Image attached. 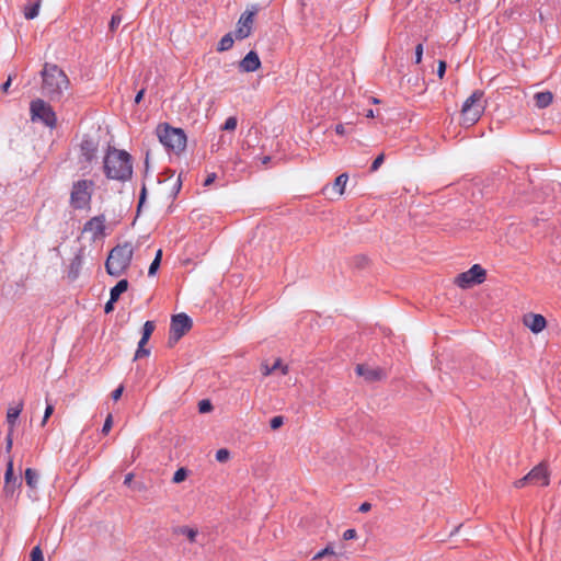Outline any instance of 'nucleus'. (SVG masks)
<instances>
[{"label":"nucleus","instance_id":"1","mask_svg":"<svg viewBox=\"0 0 561 561\" xmlns=\"http://www.w3.org/2000/svg\"><path fill=\"white\" fill-rule=\"evenodd\" d=\"M42 94L50 101L61 100L64 92L69 89V79L57 66L46 62L41 71Z\"/></svg>","mask_w":561,"mask_h":561},{"label":"nucleus","instance_id":"2","mask_svg":"<svg viewBox=\"0 0 561 561\" xmlns=\"http://www.w3.org/2000/svg\"><path fill=\"white\" fill-rule=\"evenodd\" d=\"M103 163L107 179L125 182L131 178V156L127 151L108 147Z\"/></svg>","mask_w":561,"mask_h":561},{"label":"nucleus","instance_id":"3","mask_svg":"<svg viewBox=\"0 0 561 561\" xmlns=\"http://www.w3.org/2000/svg\"><path fill=\"white\" fill-rule=\"evenodd\" d=\"M134 250L130 243L116 245L108 254L105 263L106 272L112 276H121L130 265Z\"/></svg>","mask_w":561,"mask_h":561},{"label":"nucleus","instance_id":"4","mask_svg":"<svg viewBox=\"0 0 561 561\" xmlns=\"http://www.w3.org/2000/svg\"><path fill=\"white\" fill-rule=\"evenodd\" d=\"M159 141L169 150L176 153L183 151L186 147V135L180 128H173L169 125H160L157 128Z\"/></svg>","mask_w":561,"mask_h":561},{"label":"nucleus","instance_id":"5","mask_svg":"<svg viewBox=\"0 0 561 561\" xmlns=\"http://www.w3.org/2000/svg\"><path fill=\"white\" fill-rule=\"evenodd\" d=\"M483 92L476 90L463 103L461 115L463 124L471 126L481 117L484 105L482 103Z\"/></svg>","mask_w":561,"mask_h":561},{"label":"nucleus","instance_id":"6","mask_svg":"<svg viewBox=\"0 0 561 561\" xmlns=\"http://www.w3.org/2000/svg\"><path fill=\"white\" fill-rule=\"evenodd\" d=\"M94 183L90 180H79L73 183L70 204L76 209H84L89 207Z\"/></svg>","mask_w":561,"mask_h":561},{"label":"nucleus","instance_id":"7","mask_svg":"<svg viewBox=\"0 0 561 561\" xmlns=\"http://www.w3.org/2000/svg\"><path fill=\"white\" fill-rule=\"evenodd\" d=\"M31 119L33 122L39 121L45 126L54 128L57 123L56 113L53 107L42 99H36L30 105Z\"/></svg>","mask_w":561,"mask_h":561},{"label":"nucleus","instance_id":"8","mask_svg":"<svg viewBox=\"0 0 561 561\" xmlns=\"http://www.w3.org/2000/svg\"><path fill=\"white\" fill-rule=\"evenodd\" d=\"M192 319L186 313H178L172 317L170 324L169 345L173 346L179 340L191 330Z\"/></svg>","mask_w":561,"mask_h":561},{"label":"nucleus","instance_id":"9","mask_svg":"<svg viewBox=\"0 0 561 561\" xmlns=\"http://www.w3.org/2000/svg\"><path fill=\"white\" fill-rule=\"evenodd\" d=\"M485 270L482 268L479 264L472 265L467 272L460 273L455 283L460 288H469L472 285L481 284L485 279Z\"/></svg>","mask_w":561,"mask_h":561},{"label":"nucleus","instance_id":"10","mask_svg":"<svg viewBox=\"0 0 561 561\" xmlns=\"http://www.w3.org/2000/svg\"><path fill=\"white\" fill-rule=\"evenodd\" d=\"M255 13L256 9L254 8L253 10H247L241 14L234 30V36L237 39H244L250 36Z\"/></svg>","mask_w":561,"mask_h":561},{"label":"nucleus","instance_id":"11","mask_svg":"<svg viewBox=\"0 0 561 561\" xmlns=\"http://www.w3.org/2000/svg\"><path fill=\"white\" fill-rule=\"evenodd\" d=\"M355 371L358 376L363 377L366 381L373 382L381 380L386 377L385 370L379 367H373L367 364H357Z\"/></svg>","mask_w":561,"mask_h":561},{"label":"nucleus","instance_id":"12","mask_svg":"<svg viewBox=\"0 0 561 561\" xmlns=\"http://www.w3.org/2000/svg\"><path fill=\"white\" fill-rule=\"evenodd\" d=\"M21 480L14 476L13 459L9 457L7 462V470L4 473V488L3 491L7 495H12L18 486L21 485Z\"/></svg>","mask_w":561,"mask_h":561},{"label":"nucleus","instance_id":"13","mask_svg":"<svg viewBox=\"0 0 561 561\" xmlns=\"http://www.w3.org/2000/svg\"><path fill=\"white\" fill-rule=\"evenodd\" d=\"M527 476L529 484L548 485L549 483L548 471L543 463L536 466Z\"/></svg>","mask_w":561,"mask_h":561},{"label":"nucleus","instance_id":"14","mask_svg":"<svg viewBox=\"0 0 561 561\" xmlns=\"http://www.w3.org/2000/svg\"><path fill=\"white\" fill-rule=\"evenodd\" d=\"M239 67L244 72H253L261 67V60L259 55L251 50L245 57L240 61Z\"/></svg>","mask_w":561,"mask_h":561},{"label":"nucleus","instance_id":"15","mask_svg":"<svg viewBox=\"0 0 561 561\" xmlns=\"http://www.w3.org/2000/svg\"><path fill=\"white\" fill-rule=\"evenodd\" d=\"M105 229V217L103 215L91 218L84 225V231L92 232L94 237L103 234Z\"/></svg>","mask_w":561,"mask_h":561},{"label":"nucleus","instance_id":"16","mask_svg":"<svg viewBox=\"0 0 561 561\" xmlns=\"http://www.w3.org/2000/svg\"><path fill=\"white\" fill-rule=\"evenodd\" d=\"M525 324L528 327L531 332L539 333L546 327V319L541 314H529L525 318Z\"/></svg>","mask_w":561,"mask_h":561},{"label":"nucleus","instance_id":"17","mask_svg":"<svg viewBox=\"0 0 561 561\" xmlns=\"http://www.w3.org/2000/svg\"><path fill=\"white\" fill-rule=\"evenodd\" d=\"M80 149L85 160L91 161L96 152V144L92 139H83Z\"/></svg>","mask_w":561,"mask_h":561},{"label":"nucleus","instance_id":"18","mask_svg":"<svg viewBox=\"0 0 561 561\" xmlns=\"http://www.w3.org/2000/svg\"><path fill=\"white\" fill-rule=\"evenodd\" d=\"M535 104L539 108L549 106L553 100V95L550 91L538 92L534 95Z\"/></svg>","mask_w":561,"mask_h":561},{"label":"nucleus","instance_id":"19","mask_svg":"<svg viewBox=\"0 0 561 561\" xmlns=\"http://www.w3.org/2000/svg\"><path fill=\"white\" fill-rule=\"evenodd\" d=\"M22 410H23L22 402H20L16 407H11L8 409L7 422L10 426V428H12V431L14 430L16 420H18L19 415L21 414Z\"/></svg>","mask_w":561,"mask_h":561},{"label":"nucleus","instance_id":"20","mask_svg":"<svg viewBox=\"0 0 561 561\" xmlns=\"http://www.w3.org/2000/svg\"><path fill=\"white\" fill-rule=\"evenodd\" d=\"M82 264H83V261H82L81 255H76L72 259L70 266H69V272H68V277L71 280H75L78 278V276L80 274V270L82 267Z\"/></svg>","mask_w":561,"mask_h":561},{"label":"nucleus","instance_id":"21","mask_svg":"<svg viewBox=\"0 0 561 561\" xmlns=\"http://www.w3.org/2000/svg\"><path fill=\"white\" fill-rule=\"evenodd\" d=\"M128 288L127 279H121L112 289L111 297L112 301H117L119 296L125 293Z\"/></svg>","mask_w":561,"mask_h":561},{"label":"nucleus","instance_id":"22","mask_svg":"<svg viewBox=\"0 0 561 561\" xmlns=\"http://www.w3.org/2000/svg\"><path fill=\"white\" fill-rule=\"evenodd\" d=\"M348 181V175L346 173H342L340 174L334 183H333V186L332 188L339 194V195H343L344 194V190H345V186H346V183Z\"/></svg>","mask_w":561,"mask_h":561},{"label":"nucleus","instance_id":"23","mask_svg":"<svg viewBox=\"0 0 561 561\" xmlns=\"http://www.w3.org/2000/svg\"><path fill=\"white\" fill-rule=\"evenodd\" d=\"M25 482L31 489H35L38 481V473L32 468H27L24 473Z\"/></svg>","mask_w":561,"mask_h":561},{"label":"nucleus","instance_id":"24","mask_svg":"<svg viewBox=\"0 0 561 561\" xmlns=\"http://www.w3.org/2000/svg\"><path fill=\"white\" fill-rule=\"evenodd\" d=\"M39 7H41V0H38L37 2H35L33 4L26 5L24 9V16L27 20L35 19L38 15Z\"/></svg>","mask_w":561,"mask_h":561},{"label":"nucleus","instance_id":"25","mask_svg":"<svg viewBox=\"0 0 561 561\" xmlns=\"http://www.w3.org/2000/svg\"><path fill=\"white\" fill-rule=\"evenodd\" d=\"M233 45V37L231 33L226 34L222 36V38L219 41L217 50L218 51H226L229 50Z\"/></svg>","mask_w":561,"mask_h":561},{"label":"nucleus","instance_id":"26","mask_svg":"<svg viewBox=\"0 0 561 561\" xmlns=\"http://www.w3.org/2000/svg\"><path fill=\"white\" fill-rule=\"evenodd\" d=\"M156 324L153 321H146L142 327V335L139 342L148 343L152 332L154 331Z\"/></svg>","mask_w":561,"mask_h":561},{"label":"nucleus","instance_id":"27","mask_svg":"<svg viewBox=\"0 0 561 561\" xmlns=\"http://www.w3.org/2000/svg\"><path fill=\"white\" fill-rule=\"evenodd\" d=\"M174 531L176 534L185 535L191 542H194L197 537V530L187 526L178 527Z\"/></svg>","mask_w":561,"mask_h":561},{"label":"nucleus","instance_id":"28","mask_svg":"<svg viewBox=\"0 0 561 561\" xmlns=\"http://www.w3.org/2000/svg\"><path fill=\"white\" fill-rule=\"evenodd\" d=\"M122 20H123V15H122V12L121 10H117L113 15H112V19L110 21V25H108V28H110V32L111 33H114L117 27L119 26V24L122 23Z\"/></svg>","mask_w":561,"mask_h":561},{"label":"nucleus","instance_id":"29","mask_svg":"<svg viewBox=\"0 0 561 561\" xmlns=\"http://www.w3.org/2000/svg\"><path fill=\"white\" fill-rule=\"evenodd\" d=\"M146 344L147 343L138 342V347L134 356L135 360L150 355V350L145 347Z\"/></svg>","mask_w":561,"mask_h":561},{"label":"nucleus","instance_id":"30","mask_svg":"<svg viewBox=\"0 0 561 561\" xmlns=\"http://www.w3.org/2000/svg\"><path fill=\"white\" fill-rule=\"evenodd\" d=\"M186 477H187V470L185 468H180L174 472L172 481L174 483H181L186 479Z\"/></svg>","mask_w":561,"mask_h":561},{"label":"nucleus","instance_id":"31","mask_svg":"<svg viewBox=\"0 0 561 561\" xmlns=\"http://www.w3.org/2000/svg\"><path fill=\"white\" fill-rule=\"evenodd\" d=\"M335 552L333 550V548L329 545L327 546L324 549H322L321 551L317 552L314 556H313V560H320L327 556H334Z\"/></svg>","mask_w":561,"mask_h":561},{"label":"nucleus","instance_id":"32","mask_svg":"<svg viewBox=\"0 0 561 561\" xmlns=\"http://www.w3.org/2000/svg\"><path fill=\"white\" fill-rule=\"evenodd\" d=\"M230 458V451L226 448L216 451V460L218 462H226Z\"/></svg>","mask_w":561,"mask_h":561},{"label":"nucleus","instance_id":"33","mask_svg":"<svg viewBox=\"0 0 561 561\" xmlns=\"http://www.w3.org/2000/svg\"><path fill=\"white\" fill-rule=\"evenodd\" d=\"M238 121L234 116H230L226 119L222 125L224 130H234L237 128Z\"/></svg>","mask_w":561,"mask_h":561},{"label":"nucleus","instance_id":"34","mask_svg":"<svg viewBox=\"0 0 561 561\" xmlns=\"http://www.w3.org/2000/svg\"><path fill=\"white\" fill-rule=\"evenodd\" d=\"M31 561H44L43 551L39 546H36L32 549Z\"/></svg>","mask_w":561,"mask_h":561},{"label":"nucleus","instance_id":"35","mask_svg":"<svg viewBox=\"0 0 561 561\" xmlns=\"http://www.w3.org/2000/svg\"><path fill=\"white\" fill-rule=\"evenodd\" d=\"M198 410L201 413H207L213 410V404L209 400H202L198 403Z\"/></svg>","mask_w":561,"mask_h":561},{"label":"nucleus","instance_id":"36","mask_svg":"<svg viewBox=\"0 0 561 561\" xmlns=\"http://www.w3.org/2000/svg\"><path fill=\"white\" fill-rule=\"evenodd\" d=\"M46 402H47V405L45 409L44 417L42 420V426H44L46 424L47 420L54 413V405L51 403H49L47 399H46Z\"/></svg>","mask_w":561,"mask_h":561},{"label":"nucleus","instance_id":"37","mask_svg":"<svg viewBox=\"0 0 561 561\" xmlns=\"http://www.w3.org/2000/svg\"><path fill=\"white\" fill-rule=\"evenodd\" d=\"M385 161V154L380 153L371 163L370 171L376 172Z\"/></svg>","mask_w":561,"mask_h":561},{"label":"nucleus","instance_id":"38","mask_svg":"<svg viewBox=\"0 0 561 561\" xmlns=\"http://www.w3.org/2000/svg\"><path fill=\"white\" fill-rule=\"evenodd\" d=\"M112 426H113V416H112V414H108L103 424L102 434H104V435L108 434Z\"/></svg>","mask_w":561,"mask_h":561},{"label":"nucleus","instance_id":"39","mask_svg":"<svg viewBox=\"0 0 561 561\" xmlns=\"http://www.w3.org/2000/svg\"><path fill=\"white\" fill-rule=\"evenodd\" d=\"M283 424H284L283 416H274L270 422L272 430H278Z\"/></svg>","mask_w":561,"mask_h":561},{"label":"nucleus","instance_id":"40","mask_svg":"<svg viewBox=\"0 0 561 561\" xmlns=\"http://www.w3.org/2000/svg\"><path fill=\"white\" fill-rule=\"evenodd\" d=\"M13 431L12 428H9V433L5 437V451L10 453L13 446Z\"/></svg>","mask_w":561,"mask_h":561},{"label":"nucleus","instance_id":"41","mask_svg":"<svg viewBox=\"0 0 561 561\" xmlns=\"http://www.w3.org/2000/svg\"><path fill=\"white\" fill-rule=\"evenodd\" d=\"M160 263L161 262H159V259H153V261L151 262L149 270H148L149 276H153L157 273V271L160 266Z\"/></svg>","mask_w":561,"mask_h":561},{"label":"nucleus","instance_id":"42","mask_svg":"<svg viewBox=\"0 0 561 561\" xmlns=\"http://www.w3.org/2000/svg\"><path fill=\"white\" fill-rule=\"evenodd\" d=\"M271 367H272V369H273V373H274L275 370H277V369H280V370H282V374H283V375H286V374H287V371H288L287 366H284V365L282 364V360H280V359H277V360L274 363V365H273V366H271Z\"/></svg>","mask_w":561,"mask_h":561},{"label":"nucleus","instance_id":"43","mask_svg":"<svg viewBox=\"0 0 561 561\" xmlns=\"http://www.w3.org/2000/svg\"><path fill=\"white\" fill-rule=\"evenodd\" d=\"M422 56H423V45L419 44L415 47V62L416 64H420L422 61Z\"/></svg>","mask_w":561,"mask_h":561},{"label":"nucleus","instance_id":"44","mask_svg":"<svg viewBox=\"0 0 561 561\" xmlns=\"http://www.w3.org/2000/svg\"><path fill=\"white\" fill-rule=\"evenodd\" d=\"M357 536V533L355 529H347L344 531L343 534V538L344 540H351V539H355Z\"/></svg>","mask_w":561,"mask_h":561},{"label":"nucleus","instance_id":"45","mask_svg":"<svg viewBox=\"0 0 561 561\" xmlns=\"http://www.w3.org/2000/svg\"><path fill=\"white\" fill-rule=\"evenodd\" d=\"M226 144V137L225 136H221L218 144H214L211 145V151L213 152H218L220 150V147Z\"/></svg>","mask_w":561,"mask_h":561},{"label":"nucleus","instance_id":"46","mask_svg":"<svg viewBox=\"0 0 561 561\" xmlns=\"http://www.w3.org/2000/svg\"><path fill=\"white\" fill-rule=\"evenodd\" d=\"M445 71H446V62L440 60L438 62V68H437V75L438 77L442 79L445 75Z\"/></svg>","mask_w":561,"mask_h":561},{"label":"nucleus","instance_id":"47","mask_svg":"<svg viewBox=\"0 0 561 561\" xmlns=\"http://www.w3.org/2000/svg\"><path fill=\"white\" fill-rule=\"evenodd\" d=\"M14 78V75H9L8 80L1 85V90L7 93L9 91V88L12 83V80Z\"/></svg>","mask_w":561,"mask_h":561},{"label":"nucleus","instance_id":"48","mask_svg":"<svg viewBox=\"0 0 561 561\" xmlns=\"http://www.w3.org/2000/svg\"><path fill=\"white\" fill-rule=\"evenodd\" d=\"M123 386H119L118 388H116L113 392H112V398L113 400H118L123 393Z\"/></svg>","mask_w":561,"mask_h":561},{"label":"nucleus","instance_id":"49","mask_svg":"<svg viewBox=\"0 0 561 561\" xmlns=\"http://www.w3.org/2000/svg\"><path fill=\"white\" fill-rule=\"evenodd\" d=\"M116 301H112V297L110 296V300L105 304L104 311L105 313H110L114 309V304Z\"/></svg>","mask_w":561,"mask_h":561},{"label":"nucleus","instance_id":"50","mask_svg":"<svg viewBox=\"0 0 561 561\" xmlns=\"http://www.w3.org/2000/svg\"><path fill=\"white\" fill-rule=\"evenodd\" d=\"M526 484H529V482H528V476H525L524 478H522V479H519V480H517V481L515 482V486H516V488H523V486H525Z\"/></svg>","mask_w":561,"mask_h":561},{"label":"nucleus","instance_id":"51","mask_svg":"<svg viewBox=\"0 0 561 561\" xmlns=\"http://www.w3.org/2000/svg\"><path fill=\"white\" fill-rule=\"evenodd\" d=\"M526 484H529V482H528V476H525L524 478H522V479H519V480H517V481L515 482V486H516V488H523V486H525Z\"/></svg>","mask_w":561,"mask_h":561},{"label":"nucleus","instance_id":"52","mask_svg":"<svg viewBox=\"0 0 561 561\" xmlns=\"http://www.w3.org/2000/svg\"><path fill=\"white\" fill-rule=\"evenodd\" d=\"M216 180V173H210L204 181V186H209Z\"/></svg>","mask_w":561,"mask_h":561},{"label":"nucleus","instance_id":"53","mask_svg":"<svg viewBox=\"0 0 561 561\" xmlns=\"http://www.w3.org/2000/svg\"><path fill=\"white\" fill-rule=\"evenodd\" d=\"M262 373L264 376H268L273 373V369L271 366H268L266 363H263L261 366Z\"/></svg>","mask_w":561,"mask_h":561},{"label":"nucleus","instance_id":"54","mask_svg":"<svg viewBox=\"0 0 561 561\" xmlns=\"http://www.w3.org/2000/svg\"><path fill=\"white\" fill-rule=\"evenodd\" d=\"M370 508H371L370 503H368V502H364V503L359 506V508H358V510H359V512H362V513H367L368 511H370Z\"/></svg>","mask_w":561,"mask_h":561},{"label":"nucleus","instance_id":"55","mask_svg":"<svg viewBox=\"0 0 561 561\" xmlns=\"http://www.w3.org/2000/svg\"><path fill=\"white\" fill-rule=\"evenodd\" d=\"M335 133L339 135H344L346 133L345 126L343 124H337L335 126Z\"/></svg>","mask_w":561,"mask_h":561},{"label":"nucleus","instance_id":"56","mask_svg":"<svg viewBox=\"0 0 561 561\" xmlns=\"http://www.w3.org/2000/svg\"><path fill=\"white\" fill-rule=\"evenodd\" d=\"M145 198H146V187L144 186L141 190L138 208H140L142 206Z\"/></svg>","mask_w":561,"mask_h":561},{"label":"nucleus","instance_id":"57","mask_svg":"<svg viewBox=\"0 0 561 561\" xmlns=\"http://www.w3.org/2000/svg\"><path fill=\"white\" fill-rule=\"evenodd\" d=\"M144 93H145V90L141 89L135 96V103H139L141 100H142V96H144Z\"/></svg>","mask_w":561,"mask_h":561},{"label":"nucleus","instance_id":"58","mask_svg":"<svg viewBox=\"0 0 561 561\" xmlns=\"http://www.w3.org/2000/svg\"><path fill=\"white\" fill-rule=\"evenodd\" d=\"M131 480H133V474L131 473H128L125 479H124V484L126 485H129L131 483Z\"/></svg>","mask_w":561,"mask_h":561},{"label":"nucleus","instance_id":"59","mask_svg":"<svg viewBox=\"0 0 561 561\" xmlns=\"http://www.w3.org/2000/svg\"><path fill=\"white\" fill-rule=\"evenodd\" d=\"M154 259H159V262H161V259H162V250H158V251H157Z\"/></svg>","mask_w":561,"mask_h":561},{"label":"nucleus","instance_id":"60","mask_svg":"<svg viewBox=\"0 0 561 561\" xmlns=\"http://www.w3.org/2000/svg\"><path fill=\"white\" fill-rule=\"evenodd\" d=\"M374 116H375V114H374V111H373V110H368V111L366 112V117H374Z\"/></svg>","mask_w":561,"mask_h":561},{"label":"nucleus","instance_id":"61","mask_svg":"<svg viewBox=\"0 0 561 561\" xmlns=\"http://www.w3.org/2000/svg\"><path fill=\"white\" fill-rule=\"evenodd\" d=\"M270 160H271L270 157H264L262 162H263V164H267Z\"/></svg>","mask_w":561,"mask_h":561},{"label":"nucleus","instance_id":"62","mask_svg":"<svg viewBox=\"0 0 561 561\" xmlns=\"http://www.w3.org/2000/svg\"><path fill=\"white\" fill-rule=\"evenodd\" d=\"M373 102H374V103H379V100H378V99H376V98H374V99H373Z\"/></svg>","mask_w":561,"mask_h":561},{"label":"nucleus","instance_id":"63","mask_svg":"<svg viewBox=\"0 0 561 561\" xmlns=\"http://www.w3.org/2000/svg\"><path fill=\"white\" fill-rule=\"evenodd\" d=\"M149 157H146V165H148Z\"/></svg>","mask_w":561,"mask_h":561}]
</instances>
